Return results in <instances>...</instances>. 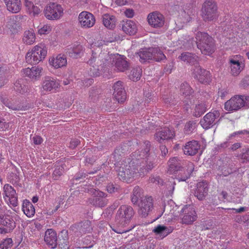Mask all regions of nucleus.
Returning <instances> with one entry per match:
<instances>
[{"instance_id":"obj_61","label":"nucleus","mask_w":249,"mask_h":249,"mask_svg":"<svg viewBox=\"0 0 249 249\" xmlns=\"http://www.w3.org/2000/svg\"><path fill=\"white\" fill-rule=\"evenodd\" d=\"M160 148L161 151L162 155L163 156H165L168 152V150L166 146L164 145H161Z\"/></svg>"},{"instance_id":"obj_4","label":"nucleus","mask_w":249,"mask_h":249,"mask_svg":"<svg viewBox=\"0 0 249 249\" xmlns=\"http://www.w3.org/2000/svg\"><path fill=\"white\" fill-rule=\"evenodd\" d=\"M47 49L43 44L39 43L34 46L27 53L26 62L30 64H36L43 61L47 55Z\"/></svg>"},{"instance_id":"obj_26","label":"nucleus","mask_w":249,"mask_h":249,"mask_svg":"<svg viewBox=\"0 0 249 249\" xmlns=\"http://www.w3.org/2000/svg\"><path fill=\"white\" fill-rule=\"evenodd\" d=\"M200 147V145L197 141H192L186 143L183 150L185 155L193 156L197 153Z\"/></svg>"},{"instance_id":"obj_1","label":"nucleus","mask_w":249,"mask_h":249,"mask_svg":"<svg viewBox=\"0 0 249 249\" xmlns=\"http://www.w3.org/2000/svg\"><path fill=\"white\" fill-rule=\"evenodd\" d=\"M138 163V162H136L133 160L129 165L120 167L117 170L119 179L124 181L131 182L134 179L144 176L153 167L152 163L150 162L148 163L145 160L140 162L139 166H137Z\"/></svg>"},{"instance_id":"obj_8","label":"nucleus","mask_w":249,"mask_h":249,"mask_svg":"<svg viewBox=\"0 0 249 249\" xmlns=\"http://www.w3.org/2000/svg\"><path fill=\"white\" fill-rule=\"evenodd\" d=\"M243 107H249V96L235 95L225 103V109L229 111H236Z\"/></svg>"},{"instance_id":"obj_23","label":"nucleus","mask_w":249,"mask_h":249,"mask_svg":"<svg viewBox=\"0 0 249 249\" xmlns=\"http://www.w3.org/2000/svg\"><path fill=\"white\" fill-rule=\"evenodd\" d=\"M59 81L51 77H46L42 81L41 85L42 89L45 92L56 90L59 88Z\"/></svg>"},{"instance_id":"obj_60","label":"nucleus","mask_w":249,"mask_h":249,"mask_svg":"<svg viewBox=\"0 0 249 249\" xmlns=\"http://www.w3.org/2000/svg\"><path fill=\"white\" fill-rule=\"evenodd\" d=\"M115 188L113 184H108L107 187V190L108 192L112 193L114 192Z\"/></svg>"},{"instance_id":"obj_46","label":"nucleus","mask_w":249,"mask_h":249,"mask_svg":"<svg viewBox=\"0 0 249 249\" xmlns=\"http://www.w3.org/2000/svg\"><path fill=\"white\" fill-rule=\"evenodd\" d=\"M181 91L183 94H184L186 96L190 95L193 92L192 89L187 83L182 84L181 86Z\"/></svg>"},{"instance_id":"obj_31","label":"nucleus","mask_w":249,"mask_h":249,"mask_svg":"<svg viewBox=\"0 0 249 249\" xmlns=\"http://www.w3.org/2000/svg\"><path fill=\"white\" fill-rule=\"evenodd\" d=\"M175 136V133L173 131L169 128H163L160 131L156 134V139L160 142L162 141L168 140L172 138Z\"/></svg>"},{"instance_id":"obj_49","label":"nucleus","mask_w":249,"mask_h":249,"mask_svg":"<svg viewBox=\"0 0 249 249\" xmlns=\"http://www.w3.org/2000/svg\"><path fill=\"white\" fill-rule=\"evenodd\" d=\"M6 71L3 68H0V87H2L7 82V78L5 75Z\"/></svg>"},{"instance_id":"obj_57","label":"nucleus","mask_w":249,"mask_h":249,"mask_svg":"<svg viewBox=\"0 0 249 249\" xmlns=\"http://www.w3.org/2000/svg\"><path fill=\"white\" fill-rule=\"evenodd\" d=\"M111 41H110L109 42H111ZM109 42V41H106L103 40H98L97 43H95V46H97L98 47L103 46L104 44L107 45V43Z\"/></svg>"},{"instance_id":"obj_6","label":"nucleus","mask_w":249,"mask_h":249,"mask_svg":"<svg viewBox=\"0 0 249 249\" xmlns=\"http://www.w3.org/2000/svg\"><path fill=\"white\" fill-rule=\"evenodd\" d=\"M134 214V210L131 206L126 205H122L116 215V225L118 227H125L130 223Z\"/></svg>"},{"instance_id":"obj_22","label":"nucleus","mask_w":249,"mask_h":249,"mask_svg":"<svg viewBox=\"0 0 249 249\" xmlns=\"http://www.w3.org/2000/svg\"><path fill=\"white\" fill-rule=\"evenodd\" d=\"M193 74L195 78L197 79L200 82L203 83L208 82L210 78V72L205 70L202 69L198 65L195 66V69L193 71Z\"/></svg>"},{"instance_id":"obj_25","label":"nucleus","mask_w":249,"mask_h":249,"mask_svg":"<svg viewBox=\"0 0 249 249\" xmlns=\"http://www.w3.org/2000/svg\"><path fill=\"white\" fill-rule=\"evenodd\" d=\"M36 35L33 29L25 30L22 36V43L26 45H31L36 41Z\"/></svg>"},{"instance_id":"obj_63","label":"nucleus","mask_w":249,"mask_h":249,"mask_svg":"<svg viewBox=\"0 0 249 249\" xmlns=\"http://www.w3.org/2000/svg\"><path fill=\"white\" fill-rule=\"evenodd\" d=\"M220 196H221L223 200L227 199H228V194L225 191H222L220 194Z\"/></svg>"},{"instance_id":"obj_48","label":"nucleus","mask_w":249,"mask_h":249,"mask_svg":"<svg viewBox=\"0 0 249 249\" xmlns=\"http://www.w3.org/2000/svg\"><path fill=\"white\" fill-rule=\"evenodd\" d=\"M52 27L50 25H45L38 29V34L40 35H46L50 33Z\"/></svg>"},{"instance_id":"obj_9","label":"nucleus","mask_w":249,"mask_h":249,"mask_svg":"<svg viewBox=\"0 0 249 249\" xmlns=\"http://www.w3.org/2000/svg\"><path fill=\"white\" fill-rule=\"evenodd\" d=\"M202 17L206 21H212L217 17V6L213 0H206L202 8Z\"/></svg>"},{"instance_id":"obj_54","label":"nucleus","mask_w":249,"mask_h":249,"mask_svg":"<svg viewBox=\"0 0 249 249\" xmlns=\"http://www.w3.org/2000/svg\"><path fill=\"white\" fill-rule=\"evenodd\" d=\"M33 141L35 144H40L43 142L42 138L39 136H35L33 137Z\"/></svg>"},{"instance_id":"obj_51","label":"nucleus","mask_w":249,"mask_h":249,"mask_svg":"<svg viewBox=\"0 0 249 249\" xmlns=\"http://www.w3.org/2000/svg\"><path fill=\"white\" fill-rule=\"evenodd\" d=\"M63 173V169L62 167L56 168L54 170L53 174V177L55 180L58 179L59 177L62 175Z\"/></svg>"},{"instance_id":"obj_56","label":"nucleus","mask_w":249,"mask_h":249,"mask_svg":"<svg viewBox=\"0 0 249 249\" xmlns=\"http://www.w3.org/2000/svg\"><path fill=\"white\" fill-rule=\"evenodd\" d=\"M79 143V141L77 139H72L70 142V147L73 149L75 148Z\"/></svg>"},{"instance_id":"obj_52","label":"nucleus","mask_w":249,"mask_h":249,"mask_svg":"<svg viewBox=\"0 0 249 249\" xmlns=\"http://www.w3.org/2000/svg\"><path fill=\"white\" fill-rule=\"evenodd\" d=\"M149 181L150 182L156 184L162 185L163 183L162 180L157 176H153L150 178Z\"/></svg>"},{"instance_id":"obj_7","label":"nucleus","mask_w":249,"mask_h":249,"mask_svg":"<svg viewBox=\"0 0 249 249\" xmlns=\"http://www.w3.org/2000/svg\"><path fill=\"white\" fill-rule=\"evenodd\" d=\"M64 11L61 5L56 2H50L45 6L43 13L47 19L57 20L62 18L64 14Z\"/></svg>"},{"instance_id":"obj_24","label":"nucleus","mask_w":249,"mask_h":249,"mask_svg":"<svg viewBox=\"0 0 249 249\" xmlns=\"http://www.w3.org/2000/svg\"><path fill=\"white\" fill-rule=\"evenodd\" d=\"M24 6L26 13L30 16H37L41 12V9L37 4H35L31 0H25Z\"/></svg>"},{"instance_id":"obj_34","label":"nucleus","mask_w":249,"mask_h":249,"mask_svg":"<svg viewBox=\"0 0 249 249\" xmlns=\"http://www.w3.org/2000/svg\"><path fill=\"white\" fill-rule=\"evenodd\" d=\"M22 210L24 213L28 217H32L35 215V208L29 200H24L23 201Z\"/></svg>"},{"instance_id":"obj_43","label":"nucleus","mask_w":249,"mask_h":249,"mask_svg":"<svg viewBox=\"0 0 249 249\" xmlns=\"http://www.w3.org/2000/svg\"><path fill=\"white\" fill-rule=\"evenodd\" d=\"M238 157L243 161L246 162L249 161V148H244L241 150V153Z\"/></svg>"},{"instance_id":"obj_39","label":"nucleus","mask_w":249,"mask_h":249,"mask_svg":"<svg viewBox=\"0 0 249 249\" xmlns=\"http://www.w3.org/2000/svg\"><path fill=\"white\" fill-rule=\"evenodd\" d=\"M206 109L207 107L204 103H199L196 105L193 114L196 117H199L206 112Z\"/></svg>"},{"instance_id":"obj_13","label":"nucleus","mask_w":249,"mask_h":249,"mask_svg":"<svg viewBox=\"0 0 249 249\" xmlns=\"http://www.w3.org/2000/svg\"><path fill=\"white\" fill-rule=\"evenodd\" d=\"M3 198L5 202L11 207L18 205V197L14 189L9 184H5L3 187Z\"/></svg>"},{"instance_id":"obj_44","label":"nucleus","mask_w":249,"mask_h":249,"mask_svg":"<svg viewBox=\"0 0 249 249\" xmlns=\"http://www.w3.org/2000/svg\"><path fill=\"white\" fill-rule=\"evenodd\" d=\"M153 59L156 61H160L165 58V55L158 48H153Z\"/></svg>"},{"instance_id":"obj_55","label":"nucleus","mask_w":249,"mask_h":249,"mask_svg":"<svg viewBox=\"0 0 249 249\" xmlns=\"http://www.w3.org/2000/svg\"><path fill=\"white\" fill-rule=\"evenodd\" d=\"M124 14L127 18H132L134 15V12L131 9H127L124 12Z\"/></svg>"},{"instance_id":"obj_10","label":"nucleus","mask_w":249,"mask_h":249,"mask_svg":"<svg viewBox=\"0 0 249 249\" xmlns=\"http://www.w3.org/2000/svg\"><path fill=\"white\" fill-rule=\"evenodd\" d=\"M229 65L230 73L234 76H238L245 67L243 57L240 55H235L231 57L229 59Z\"/></svg>"},{"instance_id":"obj_12","label":"nucleus","mask_w":249,"mask_h":249,"mask_svg":"<svg viewBox=\"0 0 249 249\" xmlns=\"http://www.w3.org/2000/svg\"><path fill=\"white\" fill-rule=\"evenodd\" d=\"M95 21L94 15L86 11L81 12L78 17V24L82 28L88 29L92 27Z\"/></svg>"},{"instance_id":"obj_59","label":"nucleus","mask_w":249,"mask_h":249,"mask_svg":"<svg viewBox=\"0 0 249 249\" xmlns=\"http://www.w3.org/2000/svg\"><path fill=\"white\" fill-rule=\"evenodd\" d=\"M183 14L184 15V19H183V22L184 23L185 22L187 23V22H189L191 19V17L190 15L186 14V12L184 11L183 12Z\"/></svg>"},{"instance_id":"obj_40","label":"nucleus","mask_w":249,"mask_h":249,"mask_svg":"<svg viewBox=\"0 0 249 249\" xmlns=\"http://www.w3.org/2000/svg\"><path fill=\"white\" fill-rule=\"evenodd\" d=\"M14 18H9L6 23V27L7 28V30H6L5 32H8V30L12 33L16 32L18 26Z\"/></svg>"},{"instance_id":"obj_50","label":"nucleus","mask_w":249,"mask_h":249,"mask_svg":"<svg viewBox=\"0 0 249 249\" xmlns=\"http://www.w3.org/2000/svg\"><path fill=\"white\" fill-rule=\"evenodd\" d=\"M13 241L11 238H7L4 240L0 244V246L2 249H7L12 246Z\"/></svg>"},{"instance_id":"obj_41","label":"nucleus","mask_w":249,"mask_h":249,"mask_svg":"<svg viewBox=\"0 0 249 249\" xmlns=\"http://www.w3.org/2000/svg\"><path fill=\"white\" fill-rule=\"evenodd\" d=\"M141 192L142 190L139 186H135L134 188L131 196V201L134 204L138 202V200L141 197Z\"/></svg>"},{"instance_id":"obj_32","label":"nucleus","mask_w":249,"mask_h":249,"mask_svg":"<svg viewBox=\"0 0 249 249\" xmlns=\"http://www.w3.org/2000/svg\"><path fill=\"white\" fill-rule=\"evenodd\" d=\"M153 48H144L140 51L138 55L140 57V61L142 63H144L149 60L153 59Z\"/></svg>"},{"instance_id":"obj_21","label":"nucleus","mask_w":249,"mask_h":249,"mask_svg":"<svg viewBox=\"0 0 249 249\" xmlns=\"http://www.w3.org/2000/svg\"><path fill=\"white\" fill-rule=\"evenodd\" d=\"M113 89V96L115 99L118 102H124L126 99V94L122 82L119 81L116 82L114 85Z\"/></svg>"},{"instance_id":"obj_14","label":"nucleus","mask_w":249,"mask_h":249,"mask_svg":"<svg viewBox=\"0 0 249 249\" xmlns=\"http://www.w3.org/2000/svg\"><path fill=\"white\" fill-rule=\"evenodd\" d=\"M184 213L181 222L185 224H191L196 220L197 215L194 208L190 205L185 206L181 210Z\"/></svg>"},{"instance_id":"obj_20","label":"nucleus","mask_w":249,"mask_h":249,"mask_svg":"<svg viewBox=\"0 0 249 249\" xmlns=\"http://www.w3.org/2000/svg\"><path fill=\"white\" fill-rule=\"evenodd\" d=\"M42 67L39 66H33L23 70V74L30 79L36 81L40 79L43 72Z\"/></svg>"},{"instance_id":"obj_16","label":"nucleus","mask_w":249,"mask_h":249,"mask_svg":"<svg viewBox=\"0 0 249 249\" xmlns=\"http://www.w3.org/2000/svg\"><path fill=\"white\" fill-rule=\"evenodd\" d=\"M153 199L152 197H144L142 198L138 204L139 213L143 217L148 215L149 213L153 208Z\"/></svg>"},{"instance_id":"obj_28","label":"nucleus","mask_w":249,"mask_h":249,"mask_svg":"<svg viewBox=\"0 0 249 249\" xmlns=\"http://www.w3.org/2000/svg\"><path fill=\"white\" fill-rule=\"evenodd\" d=\"M208 191V184L206 181L199 182L197 184L195 196L199 200H203L207 196Z\"/></svg>"},{"instance_id":"obj_36","label":"nucleus","mask_w":249,"mask_h":249,"mask_svg":"<svg viewBox=\"0 0 249 249\" xmlns=\"http://www.w3.org/2000/svg\"><path fill=\"white\" fill-rule=\"evenodd\" d=\"M83 50L82 45L80 44L77 45H74L69 49L68 53L69 56L71 57L77 58L79 57L81 53H82Z\"/></svg>"},{"instance_id":"obj_53","label":"nucleus","mask_w":249,"mask_h":249,"mask_svg":"<svg viewBox=\"0 0 249 249\" xmlns=\"http://www.w3.org/2000/svg\"><path fill=\"white\" fill-rule=\"evenodd\" d=\"M4 104L6 107L12 110H17L20 109V106L18 105H14L9 102L7 101L6 103H4Z\"/></svg>"},{"instance_id":"obj_17","label":"nucleus","mask_w":249,"mask_h":249,"mask_svg":"<svg viewBox=\"0 0 249 249\" xmlns=\"http://www.w3.org/2000/svg\"><path fill=\"white\" fill-rule=\"evenodd\" d=\"M147 20L149 24L155 28L162 27L165 23L164 16L157 12L150 13L147 16Z\"/></svg>"},{"instance_id":"obj_19","label":"nucleus","mask_w":249,"mask_h":249,"mask_svg":"<svg viewBox=\"0 0 249 249\" xmlns=\"http://www.w3.org/2000/svg\"><path fill=\"white\" fill-rule=\"evenodd\" d=\"M219 115V112L216 110L213 112H209L200 120V124L203 128H210L215 124V119L218 118Z\"/></svg>"},{"instance_id":"obj_37","label":"nucleus","mask_w":249,"mask_h":249,"mask_svg":"<svg viewBox=\"0 0 249 249\" xmlns=\"http://www.w3.org/2000/svg\"><path fill=\"white\" fill-rule=\"evenodd\" d=\"M181 60L186 62L189 63L194 64L197 61L198 57L190 53H183L178 57Z\"/></svg>"},{"instance_id":"obj_35","label":"nucleus","mask_w":249,"mask_h":249,"mask_svg":"<svg viewBox=\"0 0 249 249\" xmlns=\"http://www.w3.org/2000/svg\"><path fill=\"white\" fill-rule=\"evenodd\" d=\"M173 230V229L172 227L168 228L167 227L159 225L153 230V231L156 234H159L161 236L162 238L172 232Z\"/></svg>"},{"instance_id":"obj_15","label":"nucleus","mask_w":249,"mask_h":249,"mask_svg":"<svg viewBox=\"0 0 249 249\" xmlns=\"http://www.w3.org/2000/svg\"><path fill=\"white\" fill-rule=\"evenodd\" d=\"M48 63L50 66L54 69H61L67 66V58L63 54L53 55L49 58Z\"/></svg>"},{"instance_id":"obj_42","label":"nucleus","mask_w":249,"mask_h":249,"mask_svg":"<svg viewBox=\"0 0 249 249\" xmlns=\"http://www.w3.org/2000/svg\"><path fill=\"white\" fill-rule=\"evenodd\" d=\"M142 74V70L140 68L133 69L131 70L129 75V78L134 81H138L140 79Z\"/></svg>"},{"instance_id":"obj_45","label":"nucleus","mask_w":249,"mask_h":249,"mask_svg":"<svg viewBox=\"0 0 249 249\" xmlns=\"http://www.w3.org/2000/svg\"><path fill=\"white\" fill-rule=\"evenodd\" d=\"M14 89L17 92L22 93L27 90V88L21 84V80L17 81L14 84Z\"/></svg>"},{"instance_id":"obj_38","label":"nucleus","mask_w":249,"mask_h":249,"mask_svg":"<svg viewBox=\"0 0 249 249\" xmlns=\"http://www.w3.org/2000/svg\"><path fill=\"white\" fill-rule=\"evenodd\" d=\"M79 234H84L89 232L92 230L91 223L89 221H86L81 223L78 226Z\"/></svg>"},{"instance_id":"obj_64","label":"nucleus","mask_w":249,"mask_h":249,"mask_svg":"<svg viewBox=\"0 0 249 249\" xmlns=\"http://www.w3.org/2000/svg\"><path fill=\"white\" fill-rule=\"evenodd\" d=\"M234 134H249V131L244 130L240 131L235 132Z\"/></svg>"},{"instance_id":"obj_33","label":"nucleus","mask_w":249,"mask_h":249,"mask_svg":"<svg viewBox=\"0 0 249 249\" xmlns=\"http://www.w3.org/2000/svg\"><path fill=\"white\" fill-rule=\"evenodd\" d=\"M102 19L103 23L106 28L113 29L115 27L117 19L114 16L106 14L103 15Z\"/></svg>"},{"instance_id":"obj_18","label":"nucleus","mask_w":249,"mask_h":249,"mask_svg":"<svg viewBox=\"0 0 249 249\" xmlns=\"http://www.w3.org/2000/svg\"><path fill=\"white\" fill-rule=\"evenodd\" d=\"M15 213L10 216L6 215L2 217L1 226L0 227V233H6L11 231L16 227V223L13 219Z\"/></svg>"},{"instance_id":"obj_27","label":"nucleus","mask_w":249,"mask_h":249,"mask_svg":"<svg viewBox=\"0 0 249 249\" xmlns=\"http://www.w3.org/2000/svg\"><path fill=\"white\" fill-rule=\"evenodd\" d=\"M122 28L125 34L130 36L134 35L137 32L138 25L132 20H127L122 23Z\"/></svg>"},{"instance_id":"obj_47","label":"nucleus","mask_w":249,"mask_h":249,"mask_svg":"<svg viewBox=\"0 0 249 249\" xmlns=\"http://www.w3.org/2000/svg\"><path fill=\"white\" fill-rule=\"evenodd\" d=\"M196 128V123L195 121H189L185 126V131L189 134L191 133Z\"/></svg>"},{"instance_id":"obj_29","label":"nucleus","mask_w":249,"mask_h":249,"mask_svg":"<svg viewBox=\"0 0 249 249\" xmlns=\"http://www.w3.org/2000/svg\"><path fill=\"white\" fill-rule=\"evenodd\" d=\"M44 241L51 248H55L57 241L56 232L52 229L47 230L45 233Z\"/></svg>"},{"instance_id":"obj_5","label":"nucleus","mask_w":249,"mask_h":249,"mask_svg":"<svg viewBox=\"0 0 249 249\" xmlns=\"http://www.w3.org/2000/svg\"><path fill=\"white\" fill-rule=\"evenodd\" d=\"M196 39L197 48L202 53L209 55L214 52L213 39L207 33L198 32Z\"/></svg>"},{"instance_id":"obj_30","label":"nucleus","mask_w":249,"mask_h":249,"mask_svg":"<svg viewBox=\"0 0 249 249\" xmlns=\"http://www.w3.org/2000/svg\"><path fill=\"white\" fill-rule=\"evenodd\" d=\"M7 10L12 13H18L21 8L20 0H3Z\"/></svg>"},{"instance_id":"obj_62","label":"nucleus","mask_w":249,"mask_h":249,"mask_svg":"<svg viewBox=\"0 0 249 249\" xmlns=\"http://www.w3.org/2000/svg\"><path fill=\"white\" fill-rule=\"evenodd\" d=\"M241 147V143L240 142H237L234 143L231 147L232 150H236Z\"/></svg>"},{"instance_id":"obj_58","label":"nucleus","mask_w":249,"mask_h":249,"mask_svg":"<svg viewBox=\"0 0 249 249\" xmlns=\"http://www.w3.org/2000/svg\"><path fill=\"white\" fill-rule=\"evenodd\" d=\"M228 91L225 89H221L218 91V95L222 98L225 97L228 94Z\"/></svg>"},{"instance_id":"obj_11","label":"nucleus","mask_w":249,"mask_h":249,"mask_svg":"<svg viewBox=\"0 0 249 249\" xmlns=\"http://www.w3.org/2000/svg\"><path fill=\"white\" fill-rule=\"evenodd\" d=\"M88 192L92 196V197L89 199L90 203L100 207H104L107 203L106 198L107 195L105 193L92 188L88 189Z\"/></svg>"},{"instance_id":"obj_3","label":"nucleus","mask_w":249,"mask_h":249,"mask_svg":"<svg viewBox=\"0 0 249 249\" xmlns=\"http://www.w3.org/2000/svg\"><path fill=\"white\" fill-rule=\"evenodd\" d=\"M168 168L167 173L173 175V178H177L178 181H186L190 176L194 169V165L192 162L188 163L186 171L181 169L180 164L176 158L169 160L168 162Z\"/></svg>"},{"instance_id":"obj_2","label":"nucleus","mask_w":249,"mask_h":249,"mask_svg":"<svg viewBox=\"0 0 249 249\" xmlns=\"http://www.w3.org/2000/svg\"><path fill=\"white\" fill-rule=\"evenodd\" d=\"M97 64L101 67L115 66L119 71H124L128 67L125 57L118 53L109 54L108 53H101L98 56Z\"/></svg>"}]
</instances>
